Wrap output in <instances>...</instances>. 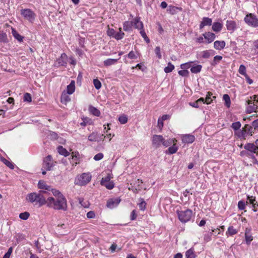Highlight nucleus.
<instances>
[{
	"label": "nucleus",
	"instance_id": "f257e3e1",
	"mask_svg": "<svg viewBox=\"0 0 258 258\" xmlns=\"http://www.w3.org/2000/svg\"><path fill=\"white\" fill-rule=\"evenodd\" d=\"M47 192L45 190H40L38 192H32L27 196L26 200L32 203L38 204L39 206L47 204V199L46 198Z\"/></svg>",
	"mask_w": 258,
	"mask_h": 258
},
{
	"label": "nucleus",
	"instance_id": "f03ea898",
	"mask_svg": "<svg viewBox=\"0 0 258 258\" xmlns=\"http://www.w3.org/2000/svg\"><path fill=\"white\" fill-rule=\"evenodd\" d=\"M47 206L49 208L57 210L66 211L67 210V202L64 197L54 198L53 197L47 198Z\"/></svg>",
	"mask_w": 258,
	"mask_h": 258
},
{
	"label": "nucleus",
	"instance_id": "7ed1b4c3",
	"mask_svg": "<svg viewBox=\"0 0 258 258\" xmlns=\"http://www.w3.org/2000/svg\"><path fill=\"white\" fill-rule=\"evenodd\" d=\"M91 179V175L89 173H84L78 176L75 181V184L83 186L88 183Z\"/></svg>",
	"mask_w": 258,
	"mask_h": 258
},
{
	"label": "nucleus",
	"instance_id": "20e7f679",
	"mask_svg": "<svg viewBox=\"0 0 258 258\" xmlns=\"http://www.w3.org/2000/svg\"><path fill=\"white\" fill-rule=\"evenodd\" d=\"M177 213L179 220L182 223H186L189 221L192 215V212L190 209H186L184 211H177Z\"/></svg>",
	"mask_w": 258,
	"mask_h": 258
},
{
	"label": "nucleus",
	"instance_id": "39448f33",
	"mask_svg": "<svg viewBox=\"0 0 258 258\" xmlns=\"http://www.w3.org/2000/svg\"><path fill=\"white\" fill-rule=\"evenodd\" d=\"M244 22L249 26L256 28L258 27V18L252 13L247 14L244 19Z\"/></svg>",
	"mask_w": 258,
	"mask_h": 258
},
{
	"label": "nucleus",
	"instance_id": "423d86ee",
	"mask_svg": "<svg viewBox=\"0 0 258 258\" xmlns=\"http://www.w3.org/2000/svg\"><path fill=\"white\" fill-rule=\"evenodd\" d=\"M21 14L25 18V19L28 20L31 22L34 21L36 16L35 13L29 9L21 10Z\"/></svg>",
	"mask_w": 258,
	"mask_h": 258
},
{
	"label": "nucleus",
	"instance_id": "0eeeda50",
	"mask_svg": "<svg viewBox=\"0 0 258 258\" xmlns=\"http://www.w3.org/2000/svg\"><path fill=\"white\" fill-rule=\"evenodd\" d=\"M54 165L51 156L48 155L43 160V167L47 170H50Z\"/></svg>",
	"mask_w": 258,
	"mask_h": 258
},
{
	"label": "nucleus",
	"instance_id": "6e6552de",
	"mask_svg": "<svg viewBox=\"0 0 258 258\" xmlns=\"http://www.w3.org/2000/svg\"><path fill=\"white\" fill-rule=\"evenodd\" d=\"M105 136L103 135H99L97 133L93 132L88 137V140L90 141L99 142L103 141Z\"/></svg>",
	"mask_w": 258,
	"mask_h": 258
},
{
	"label": "nucleus",
	"instance_id": "1a4fd4ad",
	"mask_svg": "<svg viewBox=\"0 0 258 258\" xmlns=\"http://www.w3.org/2000/svg\"><path fill=\"white\" fill-rule=\"evenodd\" d=\"M164 138L162 136L155 135L152 137V144L155 148H158L163 142Z\"/></svg>",
	"mask_w": 258,
	"mask_h": 258
},
{
	"label": "nucleus",
	"instance_id": "9d476101",
	"mask_svg": "<svg viewBox=\"0 0 258 258\" xmlns=\"http://www.w3.org/2000/svg\"><path fill=\"white\" fill-rule=\"evenodd\" d=\"M247 103L248 106L246 108V112L248 113H251L253 112H258V107L256 103H254L252 100H247Z\"/></svg>",
	"mask_w": 258,
	"mask_h": 258
},
{
	"label": "nucleus",
	"instance_id": "9b49d317",
	"mask_svg": "<svg viewBox=\"0 0 258 258\" xmlns=\"http://www.w3.org/2000/svg\"><path fill=\"white\" fill-rule=\"evenodd\" d=\"M244 148L251 153H256V155H258V145H256L255 143H247L244 146Z\"/></svg>",
	"mask_w": 258,
	"mask_h": 258
},
{
	"label": "nucleus",
	"instance_id": "f8f14e48",
	"mask_svg": "<svg viewBox=\"0 0 258 258\" xmlns=\"http://www.w3.org/2000/svg\"><path fill=\"white\" fill-rule=\"evenodd\" d=\"M195 136L189 134L184 135L182 137V141L184 143H192L195 141Z\"/></svg>",
	"mask_w": 258,
	"mask_h": 258
},
{
	"label": "nucleus",
	"instance_id": "ddd939ff",
	"mask_svg": "<svg viewBox=\"0 0 258 258\" xmlns=\"http://www.w3.org/2000/svg\"><path fill=\"white\" fill-rule=\"evenodd\" d=\"M120 202V200L118 198L111 199L107 201L106 206L108 208H113L116 206Z\"/></svg>",
	"mask_w": 258,
	"mask_h": 258
},
{
	"label": "nucleus",
	"instance_id": "4468645a",
	"mask_svg": "<svg viewBox=\"0 0 258 258\" xmlns=\"http://www.w3.org/2000/svg\"><path fill=\"white\" fill-rule=\"evenodd\" d=\"M205 39L207 40L208 43L213 42L215 38V35L212 32H206L203 34Z\"/></svg>",
	"mask_w": 258,
	"mask_h": 258
},
{
	"label": "nucleus",
	"instance_id": "2eb2a0df",
	"mask_svg": "<svg viewBox=\"0 0 258 258\" xmlns=\"http://www.w3.org/2000/svg\"><path fill=\"white\" fill-rule=\"evenodd\" d=\"M133 26L135 28L138 29H143V23L140 21V18L136 17L134 19L133 21Z\"/></svg>",
	"mask_w": 258,
	"mask_h": 258
},
{
	"label": "nucleus",
	"instance_id": "dca6fc26",
	"mask_svg": "<svg viewBox=\"0 0 258 258\" xmlns=\"http://www.w3.org/2000/svg\"><path fill=\"white\" fill-rule=\"evenodd\" d=\"M226 26L228 30L233 31L236 28V23L234 21L227 20L226 21Z\"/></svg>",
	"mask_w": 258,
	"mask_h": 258
},
{
	"label": "nucleus",
	"instance_id": "f3484780",
	"mask_svg": "<svg viewBox=\"0 0 258 258\" xmlns=\"http://www.w3.org/2000/svg\"><path fill=\"white\" fill-rule=\"evenodd\" d=\"M212 19L208 17H204L203 21L201 22L200 25V28L203 29L205 26H210L212 24Z\"/></svg>",
	"mask_w": 258,
	"mask_h": 258
},
{
	"label": "nucleus",
	"instance_id": "a211bd4d",
	"mask_svg": "<svg viewBox=\"0 0 258 258\" xmlns=\"http://www.w3.org/2000/svg\"><path fill=\"white\" fill-rule=\"evenodd\" d=\"M70 100L71 98L69 96V94L64 91L63 92L60 98L61 102L64 104H67V103L70 101Z\"/></svg>",
	"mask_w": 258,
	"mask_h": 258
},
{
	"label": "nucleus",
	"instance_id": "6ab92c4d",
	"mask_svg": "<svg viewBox=\"0 0 258 258\" xmlns=\"http://www.w3.org/2000/svg\"><path fill=\"white\" fill-rule=\"evenodd\" d=\"M245 239L247 245L250 244L251 241L253 240V237L250 234V230L246 228L245 231Z\"/></svg>",
	"mask_w": 258,
	"mask_h": 258
},
{
	"label": "nucleus",
	"instance_id": "aec40b11",
	"mask_svg": "<svg viewBox=\"0 0 258 258\" xmlns=\"http://www.w3.org/2000/svg\"><path fill=\"white\" fill-rule=\"evenodd\" d=\"M242 128L244 131V134H245L246 136H247V135H252L253 131V128L251 126L248 124H245Z\"/></svg>",
	"mask_w": 258,
	"mask_h": 258
},
{
	"label": "nucleus",
	"instance_id": "412c9836",
	"mask_svg": "<svg viewBox=\"0 0 258 258\" xmlns=\"http://www.w3.org/2000/svg\"><path fill=\"white\" fill-rule=\"evenodd\" d=\"M225 46V42L224 41H216L214 43V47L216 49H222L224 48Z\"/></svg>",
	"mask_w": 258,
	"mask_h": 258
},
{
	"label": "nucleus",
	"instance_id": "4be33fe9",
	"mask_svg": "<svg viewBox=\"0 0 258 258\" xmlns=\"http://www.w3.org/2000/svg\"><path fill=\"white\" fill-rule=\"evenodd\" d=\"M38 187L39 189H45L47 190H50V186L47 185L45 182L43 180H40L38 183Z\"/></svg>",
	"mask_w": 258,
	"mask_h": 258
},
{
	"label": "nucleus",
	"instance_id": "5701e85b",
	"mask_svg": "<svg viewBox=\"0 0 258 258\" xmlns=\"http://www.w3.org/2000/svg\"><path fill=\"white\" fill-rule=\"evenodd\" d=\"M75 90V82L72 81L71 83L67 86V93L69 94H73Z\"/></svg>",
	"mask_w": 258,
	"mask_h": 258
},
{
	"label": "nucleus",
	"instance_id": "b1692460",
	"mask_svg": "<svg viewBox=\"0 0 258 258\" xmlns=\"http://www.w3.org/2000/svg\"><path fill=\"white\" fill-rule=\"evenodd\" d=\"M133 22L132 21H125L123 23V29L125 31H130L132 30Z\"/></svg>",
	"mask_w": 258,
	"mask_h": 258
},
{
	"label": "nucleus",
	"instance_id": "393cba45",
	"mask_svg": "<svg viewBox=\"0 0 258 258\" xmlns=\"http://www.w3.org/2000/svg\"><path fill=\"white\" fill-rule=\"evenodd\" d=\"M212 28L214 31L219 32L222 28V25L219 22H215L213 24Z\"/></svg>",
	"mask_w": 258,
	"mask_h": 258
},
{
	"label": "nucleus",
	"instance_id": "a878e982",
	"mask_svg": "<svg viewBox=\"0 0 258 258\" xmlns=\"http://www.w3.org/2000/svg\"><path fill=\"white\" fill-rule=\"evenodd\" d=\"M67 55L65 53H62L60 57L58 59V63L60 66H64L67 64Z\"/></svg>",
	"mask_w": 258,
	"mask_h": 258
},
{
	"label": "nucleus",
	"instance_id": "bb28decb",
	"mask_svg": "<svg viewBox=\"0 0 258 258\" xmlns=\"http://www.w3.org/2000/svg\"><path fill=\"white\" fill-rule=\"evenodd\" d=\"M12 33L15 38L17 39L19 42H22L23 41V37L20 35L13 28H12Z\"/></svg>",
	"mask_w": 258,
	"mask_h": 258
},
{
	"label": "nucleus",
	"instance_id": "cd10ccee",
	"mask_svg": "<svg viewBox=\"0 0 258 258\" xmlns=\"http://www.w3.org/2000/svg\"><path fill=\"white\" fill-rule=\"evenodd\" d=\"M120 58V57L116 58V59H112V58H108L105 60L104 61V64L105 66H109L112 64H115L116 62H117V60Z\"/></svg>",
	"mask_w": 258,
	"mask_h": 258
},
{
	"label": "nucleus",
	"instance_id": "c85d7f7f",
	"mask_svg": "<svg viewBox=\"0 0 258 258\" xmlns=\"http://www.w3.org/2000/svg\"><path fill=\"white\" fill-rule=\"evenodd\" d=\"M57 151L59 154L63 155L65 157H67L69 155L68 151L61 146H59L57 147Z\"/></svg>",
	"mask_w": 258,
	"mask_h": 258
},
{
	"label": "nucleus",
	"instance_id": "c756f323",
	"mask_svg": "<svg viewBox=\"0 0 258 258\" xmlns=\"http://www.w3.org/2000/svg\"><path fill=\"white\" fill-rule=\"evenodd\" d=\"M89 110L92 114H93L95 116H99L100 114V111L98 109L92 106H89Z\"/></svg>",
	"mask_w": 258,
	"mask_h": 258
},
{
	"label": "nucleus",
	"instance_id": "7c9ffc66",
	"mask_svg": "<svg viewBox=\"0 0 258 258\" xmlns=\"http://www.w3.org/2000/svg\"><path fill=\"white\" fill-rule=\"evenodd\" d=\"M237 233V230L234 228L233 226H229L228 228L226 234L227 235L232 236Z\"/></svg>",
	"mask_w": 258,
	"mask_h": 258
},
{
	"label": "nucleus",
	"instance_id": "2f4dec72",
	"mask_svg": "<svg viewBox=\"0 0 258 258\" xmlns=\"http://www.w3.org/2000/svg\"><path fill=\"white\" fill-rule=\"evenodd\" d=\"M1 161L3 162L6 165L9 167L10 168L13 169L14 168V164L7 159H5L4 157H1Z\"/></svg>",
	"mask_w": 258,
	"mask_h": 258
},
{
	"label": "nucleus",
	"instance_id": "473e14b6",
	"mask_svg": "<svg viewBox=\"0 0 258 258\" xmlns=\"http://www.w3.org/2000/svg\"><path fill=\"white\" fill-rule=\"evenodd\" d=\"M212 95H213V94L211 92H208L207 93L206 97L205 98V102H206V104H210L212 102V101H213V99H214L216 98L215 96H213L212 98L211 96Z\"/></svg>",
	"mask_w": 258,
	"mask_h": 258
},
{
	"label": "nucleus",
	"instance_id": "72a5a7b5",
	"mask_svg": "<svg viewBox=\"0 0 258 258\" xmlns=\"http://www.w3.org/2000/svg\"><path fill=\"white\" fill-rule=\"evenodd\" d=\"M202 68V66L201 64H198L192 67L190 69V71L192 73L197 74L201 72Z\"/></svg>",
	"mask_w": 258,
	"mask_h": 258
},
{
	"label": "nucleus",
	"instance_id": "f704fd0d",
	"mask_svg": "<svg viewBox=\"0 0 258 258\" xmlns=\"http://www.w3.org/2000/svg\"><path fill=\"white\" fill-rule=\"evenodd\" d=\"M186 258H195L196 254L193 249L190 248L185 252Z\"/></svg>",
	"mask_w": 258,
	"mask_h": 258
},
{
	"label": "nucleus",
	"instance_id": "c9c22d12",
	"mask_svg": "<svg viewBox=\"0 0 258 258\" xmlns=\"http://www.w3.org/2000/svg\"><path fill=\"white\" fill-rule=\"evenodd\" d=\"M175 142H177V141L175 139H169L167 140H163V142H162V145L167 147L168 146H170L173 143H174Z\"/></svg>",
	"mask_w": 258,
	"mask_h": 258
},
{
	"label": "nucleus",
	"instance_id": "e433bc0d",
	"mask_svg": "<svg viewBox=\"0 0 258 258\" xmlns=\"http://www.w3.org/2000/svg\"><path fill=\"white\" fill-rule=\"evenodd\" d=\"M176 142H175L173 143V146L168 148V151L169 154H173L177 152L178 148L176 146Z\"/></svg>",
	"mask_w": 258,
	"mask_h": 258
},
{
	"label": "nucleus",
	"instance_id": "4c0bfd02",
	"mask_svg": "<svg viewBox=\"0 0 258 258\" xmlns=\"http://www.w3.org/2000/svg\"><path fill=\"white\" fill-rule=\"evenodd\" d=\"M223 99L225 101V105L226 107H229L230 106V99L228 94H224L223 96Z\"/></svg>",
	"mask_w": 258,
	"mask_h": 258
},
{
	"label": "nucleus",
	"instance_id": "58836bf2",
	"mask_svg": "<svg viewBox=\"0 0 258 258\" xmlns=\"http://www.w3.org/2000/svg\"><path fill=\"white\" fill-rule=\"evenodd\" d=\"M124 35V33L122 32L121 28H119V32H115V39L116 40H120L122 39Z\"/></svg>",
	"mask_w": 258,
	"mask_h": 258
},
{
	"label": "nucleus",
	"instance_id": "ea45409f",
	"mask_svg": "<svg viewBox=\"0 0 258 258\" xmlns=\"http://www.w3.org/2000/svg\"><path fill=\"white\" fill-rule=\"evenodd\" d=\"M174 69V66L171 62H168L167 67L164 68V71L166 73L171 72Z\"/></svg>",
	"mask_w": 258,
	"mask_h": 258
},
{
	"label": "nucleus",
	"instance_id": "a19ab883",
	"mask_svg": "<svg viewBox=\"0 0 258 258\" xmlns=\"http://www.w3.org/2000/svg\"><path fill=\"white\" fill-rule=\"evenodd\" d=\"M53 195L55 197L54 198H58V197H63V195L58 190L56 189H51Z\"/></svg>",
	"mask_w": 258,
	"mask_h": 258
},
{
	"label": "nucleus",
	"instance_id": "79ce46f5",
	"mask_svg": "<svg viewBox=\"0 0 258 258\" xmlns=\"http://www.w3.org/2000/svg\"><path fill=\"white\" fill-rule=\"evenodd\" d=\"M140 203L139 204V207L141 210L144 211L146 208V203L143 199H140Z\"/></svg>",
	"mask_w": 258,
	"mask_h": 258
},
{
	"label": "nucleus",
	"instance_id": "37998d69",
	"mask_svg": "<svg viewBox=\"0 0 258 258\" xmlns=\"http://www.w3.org/2000/svg\"><path fill=\"white\" fill-rule=\"evenodd\" d=\"M101 185H103V186H105L106 188L108 189H111L114 186L113 182L111 181H110L109 182H105V183H104L103 184H102Z\"/></svg>",
	"mask_w": 258,
	"mask_h": 258
},
{
	"label": "nucleus",
	"instance_id": "c03bdc74",
	"mask_svg": "<svg viewBox=\"0 0 258 258\" xmlns=\"http://www.w3.org/2000/svg\"><path fill=\"white\" fill-rule=\"evenodd\" d=\"M8 41L7 35L5 33L0 32V42H7Z\"/></svg>",
	"mask_w": 258,
	"mask_h": 258
},
{
	"label": "nucleus",
	"instance_id": "a18cd8bd",
	"mask_svg": "<svg viewBox=\"0 0 258 258\" xmlns=\"http://www.w3.org/2000/svg\"><path fill=\"white\" fill-rule=\"evenodd\" d=\"M112 177L111 176V175L109 173H108L106 176L102 178L100 182V184H102L105 182L110 181V179Z\"/></svg>",
	"mask_w": 258,
	"mask_h": 258
},
{
	"label": "nucleus",
	"instance_id": "49530a36",
	"mask_svg": "<svg viewBox=\"0 0 258 258\" xmlns=\"http://www.w3.org/2000/svg\"><path fill=\"white\" fill-rule=\"evenodd\" d=\"M177 7L173 6H169L167 9V11L172 15H174L176 13Z\"/></svg>",
	"mask_w": 258,
	"mask_h": 258
},
{
	"label": "nucleus",
	"instance_id": "de8ad7c7",
	"mask_svg": "<svg viewBox=\"0 0 258 258\" xmlns=\"http://www.w3.org/2000/svg\"><path fill=\"white\" fill-rule=\"evenodd\" d=\"M30 216V214L29 212H25L22 213H20L19 215V217L20 219L26 220L28 219Z\"/></svg>",
	"mask_w": 258,
	"mask_h": 258
},
{
	"label": "nucleus",
	"instance_id": "09e8293b",
	"mask_svg": "<svg viewBox=\"0 0 258 258\" xmlns=\"http://www.w3.org/2000/svg\"><path fill=\"white\" fill-rule=\"evenodd\" d=\"M222 59V57L220 55H216L214 57V59L211 64L215 66Z\"/></svg>",
	"mask_w": 258,
	"mask_h": 258
},
{
	"label": "nucleus",
	"instance_id": "8fccbe9b",
	"mask_svg": "<svg viewBox=\"0 0 258 258\" xmlns=\"http://www.w3.org/2000/svg\"><path fill=\"white\" fill-rule=\"evenodd\" d=\"M241 126V123L239 121H237L232 123L231 127L235 131H237Z\"/></svg>",
	"mask_w": 258,
	"mask_h": 258
},
{
	"label": "nucleus",
	"instance_id": "3c124183",
	"mask_svg": "<svg viewBox=\"0 0 258 258\" xmlns=\"http://www.w3.org/2000/svg\"><path fill=\"white\" fill-rule=\"evenodd\" d=\"M211 55V51L206 50L202 52V56L204 58H208Z\"/></svg>",
	"mask_w": 258,
	"mask_h": 258
},
{
	"label": "nucleus",
	"instance_id": "603ef678",
	"mask_svg": "<svg viewBox=\"0 0 258 258\" xmlns=\"http://www.w3.org/2000/svg\"><path fill=\"white\" fill-rule=\"evenodd\" d=\"M118 120L121 124H125L127 121V117L126 115H122L119 117Z\"/></svg>",
	"mask_w": 258,
	"mask_h": 258
},
{
	"label": "nucleus",
	"instance_id": "864d4df0",
	"mask_svg": "<svg viewBox=\"0 0 258 258\" xmlns=\"http://www.w3.org/2000/svg\"><path fill=\"white\" fill-rule=\"evenodd\" d=\"M178 74L182 77H188L189 76V72L185 69L178 71Z\"/></svg>",
	"mask_w": 258,
	"mask_h": 258
},
{
	"label": "nucleus",
	"instance_id": "5fc2aeb1",
	"mask_svg": "<svg viewBox=\"0 0 258 258\" xmlns=\"http://www.w3.org/2000/svg\"><path fill=\"white\" fill-rule=\"evenodd\" d=\"M94 85L96 89H99L101 87V83L98 79H94L93 80Z\"/></svg>",
	"mask_w": 258,
	"mask_h": 258
},
{
	"label": "nucleus",
	"instance_id": "6e6d98bb",
	"mask_svg": "<svg viewBox=\"0 0 258 258\" xmlns=\"http://www.w3.org/2000/svg\"><path fill=\"white\" fill-rule=\"evenodd\" d=\"M238 72L241 75H244V76L246 75V68H245V66L244 65H243V64H241V65L240 66Z\"/></svg>",
	"mask_w": 258,
	"mask_h": 258
},
{
	"label": "nucleus",
	"instance_id": "4d7b16f0",
	"mask_svg": "<svg viewBox=\"0 0 258 258\" xmlns=\"http://www.w3.org/2000/svg\"><path fill=\"white\" fill-rule=\"evenodd\" d=\"M236 134L239 138H243L244 139H245L246 135L244 134L243 128H242V130L240 131H237L236 133Z\"/></svg>",
	"mask_w": 258,
	"mask_h": 258
},
{
	"label": "nucleus",
	"instance_id": "13d9d810",
	"mask_svg": "<svg viewBox=\"0 0 258 258\" xmlns=\"http://www.w3.org/2000/svg\"><path fill=\"white\" fill-rule=\"evenodd\" d=\"M34 244H35V246L36 247L37 251L39 253H41L43 250L41 249V245H40L38 240L35 241Z\"/></svg>",
	"mask_w": 258,
	"mask_h": 258
},
{
	"label": "nucleus",
	"instance_id": "bf43d9fd",
	"mask_svg": "<svg viewBox=\"0 0 258 258\" xmlns=\"http://www.w3.org/2000/svg\"><path fill=\"white\" fill-rule=\"evenodd\" d=\"M247 200L248 201L246 202V204H250L251 205H252L253 204H254L255 202H256L255 201V198L253 197V196H247Z\"/></svg>",
	"mask_w": 258,
	"mask_h": 258
},
{
	"label": "nucleus",
	"instance_id": "052dcab7",
	"mask_svg": "<svg viewBox=\"0 0 258 258\" xmlns=\"http://www.w3.org/2000/svg\"><path fill=\"white\" fill-rule=\"evenodd\" d=\"M24 101H27L28 102H31L32 98L31 95L28 93H25L24 96Z\"/></svg>",
	"mask_w": 258,
	"mask_h": 258
},
{
	"label": "nucleus",
	"instance_id": "680f3d73",
	"mask_svg": "<svg viewBox=\"0 0 258 258\" xmlns=\"http://www.w3.org/2000/svg\"><path fill=\"white\" fill-rule=\"evenodd\" d=\"M115 32L116 31L113 29L109 28L107 30V33L108 36H112L115 38Z\"/></svg>",
	"mask_w": 258,
	"mask_h": 258
},
{
	"label": "nucleus",
	"instance_id": "e2e57ef3",
	"mask_svg": "<svg viewBox=\"0 0 258 258\" xmlns=\"http://www.w3.org/2000/svg\"><path fill=\"white\" fill-rule=\"evenodd\" d=\"M155 52L158 58H161L162 55L160 52V47L159 46H157L155 48Z\"/></svg>",
	"mask_w": 258,
	"mask_h": 258
},
{
	"label": "nucleus",
	"instance_id": "0e129e2a",
	"mask_svg": "<svg viewBox=\"0 0 258 258\" xmlns=\"http://www.w3.org/2000/svg\"><path fill=\"white\" fill-rule=\"evenodd\" d=\"M245 207V204L244 202L242 201H240L238 203V208L239 210H244Z\"/></svg>",
	"mask_w": 258,
	"mask_h": 258
},
{
	"label": "nucleus",
	"instance_id": "69168bd1",
	"mask_svg": "<svg viewBox=\"0 0 258 258\" xmlns=\"http://www.w3.org/2000/svg\"><path fill=\"white\" fill-rule=\"evenodd\" d=\"M192 62H187V63H183V64H181L180 65V68L182 69H187L188 68H189L190 67H191V63Z\"/></svg>",
	"mask_w": 258,
	"mask_h": 258
},
{
	"label": "nucleus",
	"instance_id": "338daca9",
	"mask_svg": "<svg viewBox=\"0 0 258 258\" xmlns=\"http://www.w3.org/2000/svg\"><path fill=\"white\" fill-rule=\"evenodd\" d=\"M103 157V154L102 153H99L94 156V159L96 161H99L102 159Z\"/></svg>",
	"mask_w": 258,
	"mask_h": 258
},
{
	"label": "nucleus",
	"instance_id": "774afa93",
	"mask_svg": "<svg viewBox=\"0 0 258 258\" xmlns=\"http://www.w3.org/2000/svg\"><path fill=\"white\" fill-rule=\"evenodd\" d=\"M95 216V213L93 211H89L87 213V217L88 218H93Z\"/></svg>",
	"mask_w": 258,
	"mask_h": 258
}]
</instances>
